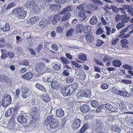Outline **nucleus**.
<instances>
[{"mask_svg": "<svg viewBox=\"0 0 133 133\" xmlns=\"http://www.w3.org/2000/svg\"><path fill=\"white\" fill-rule=\"evenodd\" d=\"M78 84L75 83L69 85L64 86L61 90V92L64 96L70 95L78 87Z\"/></svg>", "mask_w": 133, "mask_h": 133, "instance_id": "nucleus-1", "label": "nucleus"}, {"mask_svg": "<svg viewBox=\"0 0 133 133\" xmlns=\"http://www.w3.org/2000/svg\"><path fill=\"white\" fill-rule=\"evenodd\" d=\"M46 125H49L51 129H55L57 128L59 125L58 120L55 118L53 115L48 116L44 122Z\"/></svg>", "mask_w": 133, "mask_h": 133, "instance_id": "nucleus-2", "label": "nucleus"}, {"mask_svg": "<svg viewBox=\"0 0 133 133\" xmlns=\"http://www.w3.org/2000/svg\"><path fill=\"white\" fill-rule=\"evenodd\" d=\"M12 14L15 15L19 19L24 18L26 16L27 12L22 8H16L13 10Z\"/></svg>", "mask_w": 133, "mask_h": 133, "instance_id": "nucleus-3", "label": "nucleus"}, {"mask_svg": "<svg viewBox=\"0 0 133 133\" xmlns=\"http://www.w3.org/2000/svg\"><path fill=\"white\" fill-rule=\"evenodd\" d=\"M66 12V11L64 8L62 11L59 12L57 15H55L54 16H49V20L51 22L53 25H55L61 18V15L65 14Z\"/></svg>", "mask_w": 133, "mask_h": 133, "instance_id": "nucleus-4", "label": "nucleus"}, {"mask_svg": "<svg viewBox=\"0 0 133 133\" xmlns=\"http://www.w3.org/2000/svg\"><path fill=\"white\" fill-rule=\"evenodd\" d=\"M77 97L79 98L81 97L90 98L91 96V90L89 89H85L83 90L79 91L76 94Z\"/></svg>", "mask_w": 133, "mask_h": 133, "instance_id": "nucleus-5", "label": "nucleus"}, {"mask_svg": "<svg viewBox=\"0 0 133 133\" xmlns=\"http://www.w3.org/2000/svg\"><path fill=\"white\" fill-rule=\"evenodd\" d=\"M11 97L10 96L6 94L3 96L1 101V104L4 107H6L9 105L11 102Z\"/></svg>", "mask_w": 133, "mask_h": 133, "instance_id": "nucleus-6", "label": "nucleus"}, {"mask_svg": "<svg viewBox=\"0 0 133 133\" xmlns=\"http://www.w3.org/2000/svg\"><path fill=\"white\" fill-rule=\"evenodd\" d=\"M30 115L32 119L36 120L38 119L39 115L38 108L35 107H33L30 110Z\"/></svg>", "mask_w": 133, "mask_h": 133, "instance_id": "nucleus-7", "label": "nucleus"}, {"mask_svg": "<svg viewBox=\"0 0 133 133\" xmlns=\"http://www.w3.org/2000/svg\"><path fill=\"white\" fill-rule=\"evenodd\" d=\"M51 86L53 89L58 90L62 87V85L59 83L58 80H53L52 82Z\"/></svg>", "mask_w": 133, "mask_h": 133, "instance_id": "nucleus-8", "label": "nucleus"}, {"mask_svg": "<svg viewBox=\"0 0 133 133\" xmlns=\"http://www.w3.org/2000/svg\"><path fill=\"white\" fill-rule=\"evenodd\" d=\"M44 66V64L41 63H38L36 64L35 69L38 74H43V69Z\"/></svg>", "mask_w": 133, "mask_h": 133, "instance_id": "nucleus-9", "label": "nucleus"}, {"mask_svg": "<svg viewBox=\"0 0 133 133\" xmlns=\"http://www.w3.org/2000/svg\"><path fill=\"white\" fill-rule=\"evenodd\" d=\"M17 114V110L14 108H10L7 110L5 114L6 117H8L11 116H15Z\"/></svg>", "mask_w": 133, "mask_h": 133, "instance_id": "nucleus-10", "label": "nucleus"}, {"mask_svg": "<svg viewBox=\"0 0 133 133\" xmlns=\"http://www.w3.org/2000/svg\"><path fill=\"white\" fill-rule=\"evenodd\" d=\"M81 123L80 119L77 118H75L71 125L72 128L75 130H76L80 127Z\"/></svg>", "mask_w": 133, "mask_h": 133, "instance_id": "nucleus-11", "label": "nucleus"}, {"mask_svg": "<svg viewBox=\"0 0 133 133\" xmlns=\"http://www.w3.org/2000/svg\"><path fill=\"white\" fill-rule=\"evenodd\" d=\"M75 74L77 76H79V78L81 79L84 80L85 78V73L81 69H76Z\"/></svg>", "mask_w": 133, "mask_h": 133, "instance_id": "nucleus-12", "label": "nucleus"}, {"mask_svg": "<svg viewBox=\"0 0 133 133\" xmlns=\"http://www.w3.org/2000/svg\"><path fill=\"white\" fill-rule=\"evenodd\" d=\"M132 26H133V23L129 25L126 28L123 29L120 32L119 34L118 35V37L119 38H122L125 34V32L129 31Z\"/></svg>", "mask_w": 133, "mask_h": 133, "instance_id": "nucleus-13", "label": "nucleus"}, {"mask_svg": "<svg viewBox=\"0 0 133 133\" xmlns=\"http://www.w3.org/2000/svg\"><path fill=\"white\" fill-rule=\"evenodd\" d=\"M105 108L113 112H117V109L115 107H113L109 103H107L105 105Z\"/></svg>", "mask_w": 133, "mask_h": 133, "instance_id": "nucleus-14", "label": "nucleus"}, {"mask_svg": "<svg viewBox=\"0 0 133 133\" xmlns=\"http://www.w3.org/2000/svg\"><path fill=\"white\" fill-rule=\"evenodd\" d=\"M17 121L19 123L24 124L26 122L27 120L24 116L22 115H19L17 118Z\"/></svg>", "mask_w": 133, "mask_h": 133, "instance_id": "nucleus-15", "label": "nucleus"}, {"mask_svg": "<svg viewBox=\"0 0 133 133\" xmlns=\"http://www.w3.org/2000/svg\"><path fill=\"white\" fill-rule=\"evenodd\" d=\"M33 75L31 72H27L24 75H22V78L25 80H29L31 79L33 77Z\"/></svg>", "mask_w": 133, "mask_h": 133, "instance_id": "nucleus-16", "label": "nucleus"}, {"mask_svg": "<svg viewBox=\"0 0 133 133\" xmlns=\"http://www.w3.org/2000/svg\"><path fill=\"white\" fill-rule=\"evenodd\" d=\"M78 15L80 17V21H82L84 20L86 18V15L84 10H81L79 12Z\"/></svg>", "mask_w": 133, "mask_h": 133, "instance_id": "nucleus-17", "label": "nucleus"}, {"mask_svg": "<svg viewBox=\"0 0 133 133\" xmlns=\"http://www.w3.org/2000/svg\"><path fill=\"white\" fill-rule=\"evenodd\" d=\"M61 6L60 5L57 4H52L50 5V9L52 11H56L60 9Z\"/></svg>", "mask_w": 133, "mask_h": 133, "instance_id": "nucleus-18", "label": "nucleus"}, {"mask_svg": "<svg viewBox=\"0 0 133 133\" xmlns=\"http://www.w3.org/2000/svg\"><path fill=\"white\" fill-rule=\"evenodd\" d=\"M90 110L89 106L87 104H84L80 107V110L83 113L87 112Z\"/></svg>", "mask_w": 133, "mask_h": 133, "instance_id": "nucleus-19", "label": "nucleus"}, {"mask_svg": "<svg viewBox=\"0 0 133 133\" xmlns=\"http://www.w3.org/2000/svg\"><path fill=\"white\" fill-rule=\"evenodd\" d=\"M35 3L34 0H28L24 4L25 6L27 8H31Z\"/></svg>", "mask_w": 133, "mask_h": 133, "instance_id": "nucleus-20", "label": "nucleus"}, {"mask_svg": "<svg viewBox=\"0 0 133 133\" xmlns=\"http://www.w3.org/2000/svg\"><path fill=\"white\" fill-rule=\"evenodd\" d=\"M111 131L112 132H120L121 130L118 126L114 125H112L110 127Z\"/></svg>", "mask_w": 133, "mask_h": 133, "instance_id": "nucleus-21", "label": "nucleus"}, {"mask_svg": "<svg viewBox=\"0 0 133 133\" xmlns=\"http://www.w3.org/2000/svg\"><path fill=\"white\" fill-rule=\"evenodd\" d=\"M85 38L86 42L89 43L92 42L94 39L93 36L92 35L90 34H87Z\"/></svg>", "mask_w": 133, "mask_h": 133, "instance_id": "nucleus-22", "label": "nucleus"}, {"mask_svg": "<svg viewBox=\"0 0 133 133\" xmlns=\"http://www.w3.org/2000/svg\"><path fill=\"white\" fill-rule=\"evenodd\" d=\"M39 20V18L37 16H34L29 19L27 21L28 23L30 24H34Z\"/></svg>", "mask_w": 133, "mask_h": 133, "instance_id": "nucleus-23", "label": "nucleus"}, {"mask_svg": "<svg viewBox=\"0 0 133 133\" xmlns=\"http://www.w3.org/2000/svg\"><path fill=\"white\" fill-rule=\"evenodd\" d=\"M122 64V63L121 61L118 59L114 60L112 62V65L116 68L120 67Z\"/></svg>", "mask_w": 133, "mask_h": 133, "instance_id": "nucleus-24", "label": "nucleus"}, {"mask_svg": "<svg viewBox=\"0 0 133 133\" xmlns=\"http://www.w3.org/2000/svg\"><path fill=\"white\" fill-rule=\"evenodd\" d=\"M121 19L120 21L122 22L123 23H127L128 22L130 18V17H127V14H124L121 15Z\"/></svg>", "mask_w": 133, "mask_h": 133, "instance_id": "nucleus-25", "label": "nucleus"}, {"mask_svg": "<svg viewBox=\"0 0 133 133\" xmlns=\"http://www.w3.org/2000/svg\"><path fill=\"white\" fill-rule=\"evenodd\" d=\"M92 28V26L85 25L83 27V30L84 33H88L91 31Z\"/></svg>", "mask_w": 133, "mask_h": 133, "instance_id": "nucleus-26", "label": "nucleus"}, {"mask_svg": "<svg viewBox=\"0 0 133 133\" xmlns=\"http://www.w3.org/2000/svg\"><path fill=\"white\" fill-rule=\"evenodd\" d=\"M83 25L81 24L77 25L75 28V30L77 33H81L83 31Z\"/></svg>", "mask_w": 133, "mask_h": 133, "instance_id": "nucleus-27", "label": "nucleus"}, {"mask_svg": "<svg viewBox=\"0 0 133 133\" xmlns=\"http://www.w3.org/2000/svg\"><path fill=\"white\" fill-rule=\"evenodd\" d=\"M2 55L1 57L2 59H4L8 57V51L6 50L1 49Z\"/></svg>", "mask_w": 133, "mask_h": 133, "instance_id": "nucleus-28", "label": "nucleus"}, {"mask_svg": "<svg viewBox=\"0 0 133 133\" xmlns=\"http://www.w3.org/2000/svg\"><path fill=\"white\" fill-rule=\"evenodd\" d=\"M64 115V112L62 108L57 109L56 112V115L57 117H62Z\"/></svg>", "mask_w": 133, "mask_h": 133, "instance_id": "nucleus-29", "label": "nucleus"}, {"mask_svg": "<svg viewBox=\"0 0 133 133\" xmlns=\"http://www.w3.org/2000/svg\"><path fill=\"white\" fill-rule=\"evenodd\" d=\"M89 125L87 123L84 124L79 130V133H83L84 132L89 128Z\"/></svg>", "mask_w": 133, "mask_h": 133, "instance_id": "nucleus-30", "label": "nucleus"}, {"mask_svg": "<svg viewBox=\"0 0 133 133\" xmlns=\"http://www.w3.org/2000/svg\"><path fill=\"white\" fill-rule=\"evenodd\" d=\"M61 64L60 63H54L52 66V68L54 70H58L61 69Z\"/></svg>", "mask_w": 133, "mask_h": 133, "instance_id": "nucleus-31", "label": "nucleus"}, {"mask_svg": "<svg viewBox=\"0 0 133 133\" xmlns=\"http://www.w3.org/2000/svg\"><path fill=\"white\" fill-rule=\"evenodd\" d=\"M47 24V21L46 20L42 19L38 24L39 26L41 28H43Z\"/></svg>", "mask_w": 133, "mask_h": 133, "instance_id": "nucleus-32", "label": "nucleus"}, {"mask_svg": "<svg viewBox=\"0 0 133 133\" xmlns=\"http://www.w3.org/2000/svg\"><path fill=\"white\" fill-rule=\"evenodd\" d=\"M35 87L37 88L44 92H46V90L43 86L42 84L37 83L35 85Z\"/></svg>", "mask_w": 133, "mask_h": 133, "instance_id": "nucleus-33", "label": "nucleus"}, {"mask_svg": "<svg viewBox=\"0 0 133 133\" xmlns=\"http://www.w3.org/2000/svg\"><path fill=\"white\" fill-rule=\"evenodd\" d=\"M121 46L123 48H127L128 43V41L126 39L122 40L121 41Z\"/></svg>", "mask_w": 133, "mask_h": 133, "instance_id": "nucleus-34", "label": "nucleus"}, {"mask_svg": "<svg viewBox=\"0 0 133 133\" xmlns=\"http://www.w3.org/2000/svg\"><path fill=\"white\" fill-rule=\"evenodd\" d=\"M97 21V18L96 16H94L90 20V24L92 25H95L96 24Z\"/></svg>", "mask_w": 133, "mask_h": 133, "instance_id": "nucleus-35", "label": "nucleus"}, {"mask_svg": "<svg viewBox=\"0 0 133 133\" xmlns=\"http://www.w3.org/2000/svg\"><path fill=\"white\" fill-rule=\"evenodd\" d=\"M78 58L79 60L83 61H85L87 60V57L86 55L84 54L81 53L79 54Z\"/></svg>", "mask_w": 133, "mask_h": 133, "instance_id": "nucleus-36", "label": "nucleus"}, {"mask_svg": "<svg viewBox=\"0 0 133 133\" xmlns=\"http://www.w3.org/2000/svg\"><path fill=\"white\" fill-rule=\"evenodd\" d=\"M125 120L129 124L132 125L133 124V118L132 117L127 116L126 117Z\"/></svg>", "mask_w": 133, "mask_h": 133, "instance_id": "nucleus-37", "label": "nucleus"}, {"mask_svg": "<svg viewBox=\"0 0 133 133\" xmlns=\"http://www.w3.org/2000/svg\"><path fill=\"white\" fill-rule=\"evenodd\" d=\"M1 29L3 32L8 31L10 29L9 24L8 23H6L4 27L2 28Z\"/></svg>", "mask_w": 133, "mask_h": 133, "instance_id": "nucleus-38", "label": "nucleus"}, {"mask_svg": "<svg viewBox=\"0 0 133 133\" xmlns=\"http://www.w3.org/2000/svg\"><path fill=\"white\" fill-rule=\"evenodd\" d=\"M42 99L45 102L48 103L50 100V98L49 97L48 94H45L43 95Z\"/></svg>", "mask_w": 133, "mask_h": 133, "instance_id": "nucleus-39", "label": "nucleus"}, {"mask_svg": "<svg viewBox=\"0 0 133 133\" xmlns=\"http://www.w3.org/2000/svg\"><path fill=\"white\" fill-rule=\"evenodd\" d=\"M71 14L69 12H68L65 14L61 19L62 21H64L68 19L70 17Z\"/></svg>", "mask_w": 133, "mask_h": 133, "instance_id": "nucleus-40", "label": "nucleus"}, {"mask_svg": "<svg viewBox=\"0 0 133 133\" xmlns=\"http://www.w3.org/2000/svg\"><path fill=\"white\" fill-rule=\"evenodd\" d=\"M15 50L17 53L21 55L22 54L23 50L21 47L19 46L16 47L15 48Z\"/></svg>", "mask_w": 133, "mask_h": 133, "instance_id": "nucleus-41", "label": "nucleus"}, {"mask_svg": "<svg viewBox=\"0 0 133 133\" xmlns=\"http://www.w3.org/2000/svg\"><path fill=\"white\" fill-rule=\"evenodd\" d=\"M32 10L34 13L38 12L40 10L38 6L37 5H34L32 7Z\"/></svg>", "mask_w": 133, "mask_h": 133, "instance_id": "nucleus-42", "label": "nucleus"}, {"mask_svg": "<svg viewBox=\"0 0 133 133\" xmlns=\"http://www.w3.org/2000/svg\"><path fill=\"white\" fill-rule=\"evenodd\" d=\"M21 92H28L29 89L27 87L22 86L21 88Z\"/></svg>", "mask_w": 133, "mask_h": 133, "instance_id": "nucleus-43", "label": "nucleus"}, {"mask_svg": "<svg viewBox=\"0 0 133 133\" xmlns=\"http://www.w3.org/2000/svg\"><path fill=\"white\" fill-rule=\"evenodd\" d=\"M60 59L61 60L62 62L65 64H68L69 62L68 59L65 57L62 56L60 57Z\"/></svg>", "mask_w": 133, "mask_h": 133, "instance_id": "nucleus-44", "label": "nucleus"}, {"mask_svg": "<svg viewBox=\"0 0 133 133\" xmlns=\"http://www.w3.org/2000/svg\"><path fill=\"white\" fill-rule=\"evenodd\" d=\"M90 104L92 107L96 108L98 105V102L96 100H92L91 101Z\"/></svg>", "mask_w": 133, "mask_h": 133, "instance_id": "nucleus-45", "label": "nucleus"}, {"mask_svg": "<svg viewBox=\"0 0 133 133\" xmlns=\"http://www.w3.org/2000/svg\"><path fill=\"white\" fill-rule=\"evenodd\" d=\"M7 77L4 75H0V82H6Z\"/></svg>", "mask_w": 133, "mask_h": 133, "instance_id": "nucleus-46", "label": "nucleus"}, {"mask_svg": "<svg viewBox=\"0 0 133 133\" xmlns=\"http://www.w3.org/2000/svg\"><path fill=\"white\" fill-rule=\"evenodd\" d=\"M29 62L28 59L22 60L20 62V65H22L24 66H28L29 65Z\"/></svg>", "mask_w": 133, "mask_h": 133, "instance_id": "nucleus-47", "label": "nucleus"}, {"mask_svg": "<svg viewBox=\"0 0 133 133\" xmlns=\"http://www.w3.org/2000/svg\"><path fill=\"white\" fill-rule=\"evenodd\" d=\"M74 29L73 28H71L66 33V35L67 37L71 36L74 32Z\"/></svg>", "mask_w": 133, "mask_h": 133, "instance_id": "nucleus-48", "label": "nucleus"}, {"mask_svg": "<svg viewBox=\"0 0 133 133\" xmlns=\"http://www.w3.org/2000/svg\"><path fill=\"white\" fill-rule=\"evenodd\" d=\"M104 43V42L101 40L97 39L96 43V45L97 46H100Z\"/></svg>", "mask_w": 133, "mask_h": 133, "instance_id": "nucleus-49", "label": "nucleus"}, {"mask_svg": "<svg viewBox=\"0 0 133 133\" xmlns=\"http://www.w3.org/2000/svg\"><path fill=\"white\" fill-rule=\"evenodd\" d=\"M128 93L126 91H120L119 94V95L123 96L125 97L128 96Z\"/></svg>", "mask_w": 133, "mask_h": 133, "instance_id": "nucleus-50", "label": "nucleus"}, {"mask_svg": "<svg viewBox=\"0 0 133 133\" xmlns=\"http://www.w3.org/2000/svg\"><path fill=\"white\" fill-rule=\"evenodd\" d=\"M123 68L127 70H132V67L130 65L127 64L123 65Z\"/></svg>", "mask_w": 133, "mask_h": 133, "instance_id": "nucleus-51", "label": "nucleus"}, {"mask_svg": "<svg viewBox=\"0 0 133 133\" xmlns=\"http://www.w3.org/2000/svg\"><path fill=\"white\" fill-rule=\"evenodd\" d=\"M5 39L3 38L0 39V47L2 48L4 47L5 45Z\"/></svg>", "mask_w": 133, "mask_h": 133, "instance_id": "nucleus-52", "label": "nucleus"}, {"mask_svg": "<svg viewBox=\"0 0 133 133\" xmlns=\"http://www.w3.org/2000/svg\"><path fill=\"white\" fill-rule=\"evenodd\" d=\"M119 108L121 110H124L126 108V105L123 102H121L119 104Z\"/></svg>", "mask_w": 133, "mask_h": 133, "instance_id": "nucleus-53", "label": "nucleus"}, {"mask_svg": "<svg viewBox=\"0 0 133 133\" xmlns=\"http://www.w3.org/2000/svg\"><path fill=\"white\" fill-rule=\"evenodd\" d=\"M125 25L122 22H120L118 23L116 26V28L118 29L122 28Z\"/></svg>", "mask_w": 133, "mask_h": 133, "instance_id": "nucleus-54", "label": "nucleus"}, {"mask_svg": "<svg viewBox=\"0 0 133 133\" xmlns=\"http://www.w3.org/2000/svg\"><path fill=\"white\" fill-rule=\"evenodd\" d=\"M109 87L108 85L106 83H103L102 84L101 86V88L105 90L107 89Z\"/></svg>", "mask_w": 133, "mask_h": 133, "instance_id": "nucleus-55", "label": "nucleus"}, {"mask_svg": "<svg viewBox=\"0 0 133 133\" xmlns=\"http://www.w3.org/2000/svg\"><path fill=\"white\" fill-rule=\"evenodd\" d=\"M103 29L101 28H99L96 32V34L97 35H99L103 33Z\"/></svg>", "mask_w": 133, "mask_h": 133, "instance_id": "nucleus-56", "label": "nucleus"}, {"mask_svg": "<svg viewBox=\"0 0 133 133\" xmlns=\"http://www.w3.org/2000/svg\"><path fill=\"white\" fill-rule=\"evenodd\" d=\"M122 81L123 83L125 84H130L132 83V82L131 81L126 79H122Z\"/></svg>", "mask_w": 133, "mask_h": 133, "instance_id": "nucleus-57", "label": "nucleus"}, {"mask_svg": "<svg viewBox=\"0 0 133 133\" xmlns=\"http://www.w3.org/2000/svg\"><path fill=\"white\" fill-rule=\"evenodd\" d=\"M43 46V44L42 43H41L38 45L37 47V51L38 52H39L42 49Z\"/></svg>", "mask_w": 133, "mask_h": 133, "instance_id": "nucleus-58", "label": "nucleus"}, {"mask_svg": "<svg viewBox=\"0 0 133 133\" xmlns=\"http://www.w3.org/2000/svg\"><path fill=\"white\" fill-rule=\"evenodd\" d=\"M112 91L114 93L117 94L119 95L120 91L117 89L115 87H114L112 89Z\"/></svg>", "mask_w": 133, "mask_h": 133, "instance_id": "nucleus-59", "label": "nucleus"}, {"mask_svg": "<svg viewBox=\"0 0 133 133\" xmlns=\"http://www.w3.org/2000/svg\"><path fill=\"white\" fill-rule=\"evenodd\" d=\"M43 69V74L45 72H49L51 71V70L49 68L46 67L45 66Z\"/></svg>", "mask_w": 133, "mask_h": 133, "instance_id": "nucleus-60", "label": "nucleus"}, {"mask_svg": "<svg viewBox=\"0 0 133 133\" xmlns=\"http://www.w3.org/2000/svg\"><path fill=\"white\" fill-rule=\"evenodd\" d=\"M15 5V4L13 2L10 3L6 8V9L8 10L13 7Z\"/></svg>", "mask_w": 133, "mask_h": 133, "instance_id": "nucleus-61", "label": "nucleus"}, {"mask_svg": "<svg viewBox=\"0 0 133 133\" xmlns=\"http://www.w3.org/2000/svg\"><path fill=\"white\" fill-rule=\"evenodd\" d=\"M86 7L88 9L93 10L94 8V5L91 3H89L87 5Z\"/></svg>", "mask_w": 133, "mask_h": 133, "instance_id": "nucleus-62", "label": "nucleus"}, {"mask_svg": "<svg viewBox=\"0 0 133 133\" xmlns=\"http://www.w3.org/2000/svg\"><path fill=\"white\" fill-rule=\"evenodd\" d=\"M93 2L95 4H97L98 5H102L103 3L102 2L99 0H90Z\"/></svg>", "mask_w": 133, "mask_h": 133, "instance_id": "nucleus-63", "label": "nucleus"}, {"mask_svg": "<svg viewBox=\"0 0 133 133\" xmlns=\"http://www.w3.org/2000/svg\"><path fill=\"white\" fill-rule=\"evenodd\" d=\"M74 80V79L72 77H69L66 78V81L67 83H69L73 82Z\"/></svg>", "mask_w": 133, "mask_h": 133, "instance_id": "nucleus-64", "label": "nucleus"}]
</instances>
